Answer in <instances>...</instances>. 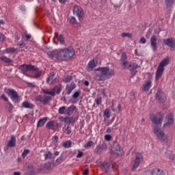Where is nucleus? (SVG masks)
Segmentation results:
<instances>
[{"instance_id": "nucleus-1", "label": "nucleus", "mask_w": 175, "mask_h": 175, "mask_svg": "<svg viewBox=\"0 0 175 175\" xmlns=\"http://www.w3.org/2000/svg\"><path fill=\"white\" fill-rule=\"evenodd\" d=\"M75 55V50L72 46L58 50L57 59L59 61H68Z\"/></svg>"}, {"instance_id": "nucleus-2", "label": "nucleus", "mask_w": 175, "mask_h": 175, "mask_svg": "<svg viewBox=\"0 0 175 175\" xmlns=\"http://www.w3.org/2000/svg\"><path fill=\"white\" fill-rule=\"evenodd\" d=\"M170 61V59L169 58V57H167L159 63L155 74V80L157 81H158V80H159L160 78L162 77V75H163V72L165 70V66H167V65H169Z\"/></svg>"}, {"instance_id": "nucleus-3", "label": "nucleus", "mask_w": 175, "mask_h": 175, "mask_svg": "<svg viewBox=\"0 0 175 175\" xmlns=\"http://www.w3.org/2000/svg\"><path fill=\"white\" fill-rule=\"evenodd\" d=\"M96 70L102 73L103 76L107 79H111L114 76V70L109 67H99Z\"/></svg>"}, {"instance_id": "nucleus-4", "label": "nucleus", "mask_w": 175, "mask_h": 175, "mask_svg": "<svg viewBox=\"0 0 175 175\" xmlns=\"http://www.w3.org/2000/svg\"><path fill=\"white\" fill-rule=\"evenodd\" d=\"M153 133L156 135L157 139L161 140V142H163L164 143H167L169 141L167 135L163 132L159 127L157 126L153 130Z\"/></svg>"}, {"instance_id": "nucleus-5", "label": "nucleus", "mask_w": 175, "mask_h": 175, "mask_svg": "<svg viewBox=\"0 0 175 175\" xmlns=\"http://www.w3.org/2000/svg\"><path fill=\"white\" fill-rule=\"evenodd\" d=\"M150 118L153 124H155L156 125H159V124H161L162 120H163V116H162L161 113H159L156 115L150 114Z\"/></svg>"}, {"instance_id": "nucleus-6", "label": "nucleus", "mask_w": 175, "mask_h": 175, "mask_svg": "<svg viewBox=\"0 0 175 175\" xmlns=\"http://www.w3.org/2000/svg\"><path fill=\"white\" fill-rule=\"evenodd\" d=\"M35 100L37 102H40L42 105H47V103L51 100V96L47 95H38L35 97Z\"/></svg>"}, {"instance_id": "nucleus-7", "label": "nucleus", "mask_w": 175, "mask_h": 175, "mask_svg": "<svg viewBox=\"0 0 175 175\" xmlns=\"http://www.w3.org/2000/svg\"><path fill=\"white\" fill-rule=\"evenodd\" d=\"M124 69H129L131 72H135L139 68V66L137 64L129 62H124L122 63Z\"/></svg>"}, {"instance_id": "nucleus-8", "label": "nucleus", "mask_w": 175, "mask_h": 175, "mask_svg": "<svg viewBox=\"0 0 175 175\" xmlns=\"http://www.w3.org/2000/svg\"><path fill=\"white\" fill-rule=\"evenodd\" d=\"M142 162H143V155H142V153L140 152H137L135 154V161L133 166V170H136Z\"/></svg>"}, {"instance_id": "nucleus-9", "label": "nucleus", "mask_w": 175, "mask_h": 175, "mask_svg": "<svg viewBox=\"0 0 175 175\" xmlns=\"http://www.w3.org/2000/svg\"><path fill=\"white\" fill-rule=\"evenodd\" d=\"M174 122V115L173 113H170L166 119V122L164 124V128H170Z\"/></svg>"}, {"instance_id": "nucleus-10", "label": "nucleus", "mask_w": 175, "mask_h": 175, "mask_svg": "<svg viewBox=\"0 0 175 175\" xmlns=\"http://www.w3.org/2000/svg\"><path fill=\"white\" fill-rule=\"evenodd\" d=\"M156 99H157V100L161 103L166 102V96L161 89H159L157 91L156 94Z\"/></svg>"}, {"instance_id": "nucleus-11", "label": "nucleus", "mask_w": 175, "mask_h": 175, "mask_svg": "<svg viewBox=\"0 0 175 175\" xmlns=\"http://www.w3.org/2000/svg\"><path fill=\"white\" fill-rule=\"evenodd\" d=\"M73 13L76 14L79 20H81V18H83V16H84V10H82L81 8L79 7V5L74 6Z\"/></svg>"}, {"instance_id": "nucleus-12", "label": "nucleus", "mask_w": 175, "mask_h": 175, "mask_svg": "<svg viewBox=\"0 0 175 175\" xmlns=\"http://www.w3.org/2000/svg\"><path fill=\"white\" fill-rule=\"evenodd\" d=\"M163 43L165 44V46L170 47V49H174L175 47V40L172 38L164 39Z\"/></svg>"}, {"instance_id": "nucleus-13", "label": "nucleus", "mask_w": 175, "mask_h": 175, "mask_svg": "<svg viewBox=\"0 0 175 175\" xmlns=\"http://www.w3.org/2000/svg\"><path fill=\"white\" fill-rule=\"evenodd\" d=\"M157 40H158V38L155 35L152 36V37L150 38V46L153 51H157V49L158 47L157 43Z\"/></svg>"}, {"instance_id": "nucleus-14", "label": "nucleus", "mask_w": 175, "mask_h": 175, "mask_svg": "<svg viewBox=\"0 0 175 175\" xmlns=\"http://www.w3.org/2000/svg\"><path fill=\"white\" fill-rule=\"evenodd\" d=\"M5 92L8 94V95L12 96L13 99H18L19 98L18 93H17V92L13 89H8Z\"/></svg>"}, {"instance_id": "nucleus-15", "label": "nucleus", "mask_w": 175, "mask_h": 175, "mask_svg": "<svg viewBox=\"0 0 175 175\" xmlns=\"http://www.w3.org/2000/svg\"><path fill=\"white\" fill-rule=\"evenodd\" d=\"M99 167L100 170L107 174L109 173V169H110V165H109V162L104 161L99 165Z\"/></svg>"}, {"instance_id": "nucleus-16", "label": "nucleus", "mask_w": 175, "mask_h": 175, "mask_svg": "<svg viewBox=\"0 0 175 175\" xmlns=\"http://www.w3.org/2000/svg\"><path fill=\"white\" fill-rule=\"evenodd\" d=\"M46 55L51 59H58V50L49 51L46 53Z\"/></svg>"}, {"instance_id": "nucleus-17", "label": "nucleus", "mask_w": 175, "mask_h": 175, "mask_svg": "<svg viewBox=\"0 0 175 175\" xmlns=\"http://www.w3.org/2000/svg\"><path fill=\"white\" fill-rule=\"evenodd\" d=\"M55 74L53 72L51 73L50 76L46 79L47 84L51 85V84H55V81H57V79L54 78Z\"/></svg>"}, {"instance_id": "nucleus-18", "label": "nucleus", "mask_w": 175, "mask_h": 175, "mask_svg": "<svg viewBox=\"0 0 175 175\" xmlns=\"http://www.w3.org/2000/svg\"><path fill=\"white\" fill-rule=\"evenodd\" d=\"M77 110V107L72 105L67 108V109L66 110V112L68 114V116H72L73 113H75V111H76Z\"/></svg>"}, {"instance_id": "nucleus-19", "label": "nucleus", "mask_w": 175, "mask_h": 175, "mask_svg": "<svg viewBox=\"0 0 175 175\" xmlns=\"http://www.w3.org/2000/svg\"><path fill=\"white\" fill-rule=\"evenodd\" d=\"M151 84H152V82L150 80L146 81L142 87L143 91H145L146 92H148L150 90V88H151Z\"/></svg>"}, {"instance_id": "nucleus-20", "label": "nucleus", "mask_w": 175, "mask_h": 175, "mask_svg": "<svg viewBox=\"0 0 175 175\" xmlns=\"http://www.w3.org/2000/svg\"><path fill=\"white\" fill-rule=\"evenodd\" d=\"M151 174L152 175H166V174H165V172H163V170H161L159 168H153L152 170Z\"/></svg>"}, {"instance_id": "nucleus-21", "label": "nucleus", "mask_w": 175, "mask_h": 175, "mask_svg": "<svg viewBox=\"0 0 175 175\" xmlns=\"http://www.w3.org/2000/svg\"><path fill=\"white\" fill-rule=\"evenodd\" d=\"M75 88H76V84L75 83L67 85L66 86V91L67 95H70V94L72 93V91H73Z\"/></svg>"}, {"instance_id": "nucleus-22", "label": "nucleus", "mask_w": 175, "mask_h": 175, "mask_svg": "<svg viewBox=\"0 0 175 175\" xmlns=\"http://www.w3.org/2000/svg\"><path fill=\"white\" fill-rule=\"evenodd\" d=\"M8 147H16V137L14 135L10 137V139L8 142Z\"/></svg>"}, {"instance_id": "nucleus-23", "label": "nucleus", "mask_w": 175, "mask_h": 175, "mask_svg": "<svg viewBox=\"0 0 175 175\" xmlns=\"http://www.w3.org/2000/svg\"><path fill=\"white\" fill-rule=\"evenodd\" d=\"M112 111L114 113H121L122 110L121 109V104L118 103L116 107V104L113 103L111 106Z\"/></svg>"}, {"instance_id": "nucleus-24", "label": "nucleus", "mask_w": 175, "mask_h": 175, "mask_svg": "<svg viewBox=\"0 0 175 175\" xmlns=\"http://www.w3.org/2000/svg\"><path fill=\"white\" fill-rule=\"evenodd\" d=\"M94 79L96 80V81H105V80H107L102 73L96 74L94 76Z\"/></svg>"}, {"instance_id": "nucleus-25", "label": "nucleus", "mask_w": 175, "mask_h": 175, "mask_svg": "<svg viewBox=\"0 0 175 175\" xmlns=\"http://www.w3.org/2000/svg\"><path fill=\"white\" fill-rule=\"evenodd\" d=\"M55 37L57 39L58 42H59L60 44H65V38H64L63 35L55 33Z\"/></svg>"}, {"instance_id": "nucleus-26", "label": "nucleus", "mask_w": 175, "mask_h": 175, "mask_svg": "<svg viewBox=\"0 0 175 175\" xmlns=\"http://www.w3.org/2000/svg\"><path fill=\"white\" fill-rule=\"evenodd\" d=\"M22 107L25 109H33V105L28 101H24L22 103Z\"/></svg>"}, {"instance_id": "nucleus-27", "label": "nucleus", "mask_w": 175, "mask_h": 175, "mask_svg": "<svg viewBox=\"0 0 175 175\" xmlns=\"http://www.w3.org/2000/svg\"><path fill=\"white\" fill-rule=\"evenodd\" d=\"M64 122H66L67 124H75L76 122V120H75V118L72 117H65L63 120Z\"/></svg>"}, {"instance_id": "nucleus-28", "label": "nucleus", "mask_w": 175, "mask_h": 175, "mask_svg": "<svg viewBox=\"0 0 175 175\" xmlns=\"http://www.w3.org/2000/svg\"><path fill=\"white\" fill-rule=\"evenodd\" d=\"M46 121H47V118H42L40 119L37 123V128H41V126H43V125L46 124Z\"/></svg>"}, {"instance_id": "nucleus-29", "label": "nucleus", "mask_w": 175, "mask_h": 175, "mask_svg": "<svg viewBox=\"0 0 175 175\" xmlns=\"http://www.w3.org/2000/svg\"><path fill=\"white\" fill-rule=\"evenodd\" d=\"M46 126L47 129H55V125L54 124V121L53 120L48 122L46 124Z\"/></svg>"}, {"instance_id": "nucleus-30", "label": "nucleus", "mask_w": 175, "mask_h": 175, "mask_svg": "<svg viewBox=\"0 0 175 175\" xmlns=\"http://www.w3.org/2000/svg\"><path fill=\"white\" fill-rule=\"evenodd\" d=\"M42 92L46 94V95H51V96H55V92H54V89H51V90H43Z\"/></svg>"}, {"instance_id": "nucleus-31", "label": "nucleus", "mask_w": 175, "mask_h": 175, "mask_svg": "<svg viewBox=\"0 0 175 175\" xmlns=\"http://www.w3.org/2000/svg\"><path fill=\"white\" fill-rule=\"evenodd\" d=\"M53 90H54L55 94V92L56 94H59L62 91V85H56L54 87Z\"/></svg>"}, {"instance_id": "nucleus-32", "label": "nucleus", "mask_w": 175, "mask_h": 175, "mask_svg": "<svg viewBox=\"0 0 175 175\" xmlns=\"http://www.w3.org/2000/svg\"><path fill=\"white\" fill-rule=\"evenodd\" d=\"M0 59H1V61H3V62H5V64H12V62H13L11 59H9L6 56H1L0 57Z\"/></svg>"}, {"instance_id": "nucleus-33", "label": "nucleus", "mask_w": 175, "mask_h": 175, "mask_svg": "<svg viewBox=\"0 0 175 175\" xmlns=\"http://www.w3.org/2000/svg\"><path fill=\"white\" fill-rule=\"evenodd\" d=\"M38 71V68L35 67V66H32L31 64L27 65V72H36Z\"/></svg>"}, {"instance_id": "nucleus-34", "label": "nucleus", "mask_w": 175, "mask_h": 175, "mask_svg": "<svg viewBox=\"0 0 175 175\" xmlns=\"http://www.w3.org/2000/svg\"><path fill=\"white\" fill-rule=\"evenodd\" d=\"M88 66L90 69H94L95 66H96V64L95 63V60H90L88 64Z\"/></svg>"}, {"instance_id": "nucleus-35", "label": "nucleus", "mask_w": 175, "mask_h": 175, "mask_svg": "<svg viewBox=\"0 0 175 175\" xmlns=\"http://www.w3.org/2000/svg\"><path fill=\"white\" fill-rule=\"evenodd\" d=\"M175 0H165V5L167 8H172L173 3H174Z\"/></svg>"}, {"instance_id": "nucleus-36", "label": "nucleus", "mask_w": 175, "mask_h": 175, "mask_svg": "<svg viewBox=\"0 0 175 175\" xmlns=\"http://www.w3.org/2000/svg\"><path fill=\"white\" fill-rule=\"evenodd\" d=\"M19 69H21L23 73H25V72H28L27 64H23L20 66Z\"/></svg>"}, {"instance_id": "nucleus-37", "label": "nucleus", "mask_w": 175, "mask_h": 175, "mask_svg": "<svg viewBox=\"0 0 175 175\" xmlns=\"http://www.w3.org/2000/svg\"><path fill=\"white\" fill-rule=\"evenodd\" d=\"M16 51H17V49L14 48H8L6 49L7 54H13V53H16Z\"/></svg>"}, {"instance_id": "nucleus-38", "label": "nucleus", "mask_w": 175, "mask_h": 175, "mask_svg": "<svg viewBox=\"0 0 175 175\" xmlns=\"http://www.w3.org/2000/svg\"><path fill=\"white\" fill-rule=\"evenodd\" d=\"M72 146V142L70 141H66L63 144V146L64 148H70V147Z\"/></svg>"}, {"instance_id": "nucleus-39", "label": "nucleus", "mask_w": 175, "mask_h": 175, "mask_svg": "<svg viewBox=\"0 0 175 175\" xmlns=\"http://www.w3.org/2000/svg\"><path fill=\"white\" fill-rule=\"evenodd\" d=\"M65 110H66V107L63 106L59 107L58 109L59 114H65Z\"/></svg>"}, {"instance_id": "nucleus-40", "label": "nucleus", "mask_w": 175, "mask_h": 175, "mask_svg": "<svg viewBox=\"0 0 175 175\" xmlns=\"http://www.w3.org/2000/svg\"><path fill=\"white\" fill-rule=\"evenodd\" d=\"M58 136L55 135L52 137V142H53V144H54L55 146H57V143H58Z\"/></svg>"}, {"instance_id": "nucleus-41", "label": "nucleus", "mask_w": 175, "mask_h": 175, "mask_svg": "<svg viewBox=\"0 0 175 175\" xmlns=\"http://www.w3.org/2000/svg\"><path fill=\"white\" fill-rule=\"evenodd\" d=\"M104 116H105L106 118H110V109H106L104 111Z\"/></svg>"}, {"instance_id": "nucleus-42", "label": "nucleus", "mask_w": 175, "mask_h": 175, "mask_svg": "<svg viewBox=\"0 0 175 175\" xmlns=\"http://www.w3.org/2000/svg\"><path fill=\"white\" fill-rule=\"evenodd\" d=\"M97 106L102 105V97H97L95 100Z\"/></svg>"}, {"instance_id": "nucleus-43", "label": "nucleus", "mask_w": 175, "mask_h": 175, "mask_svg": "<svg viewBox=\"0 0 175 175\" xmlns=\"http://www.w3.org/2000/svg\"><path fill=\"white\" fill-rule=\"evenodd\" d=\"M122 38H132V33H122Z\"/></svg>"}, {"instance_id": "nucleus-44", "label": "nucleus", "mask_w": 175, "mask_h": 175, "mask_svg": "<svg viewBox=\"0 0 175 175\" xmlns=\"http://www.w3.org/2000/svg\"><path fill=\"white\" fill-rule=\"evenodd\" d=\"M28 154H29V149L24 150L23 152H22L23 158H25V157H27Z\"/></svg>"}, {"instance_id": "nucleus-45", "label": "nucleus", "mask_w": 175, "mask_h": 175, "mask_svg": "<svg viewBox=\"0 0 175 175\" xmlns=\"http://www.w3.org/2000/svg\"><path fill=\"white\" fill-rule=\"evenodd\" d=\"M73 77L71 75L67 76L65 79L64 81L65 83H70V81H72Z\"/></svg>"}, {"instance_id": "nucleus-46", "label": "nucleus", "mask_w": 175, "mask_h": 175, "mask_svg": "<svg viewBox=\"0 0 175 175\" xmlns=\"http://www.w3.org/2000/svg\"><path fill=\"white\" fill-rule=\"evenodd\" d=\"M42 76V72H36L33 76L31 77L32 79H39Z\"/></svg>"}, {"instance_id": "nucleus-47", "label": "nucleus", "mask_w": 175, "mask_h": 175, "mask_svg": "<svg viewBox=\"0 0 175 175\" xmlns=\"http://www.w3.org/2000/svg\"><path fill=\"white\" fill-rule=\"evenodd\" d=\"M69 23H70L71 24H76V18H75L74 16H70L68 18Z\"/></svg>"}, {"instance_id": "nucleus-48", "label": "nucleus", "mask_w": 175, "mask_h": 175, "mask_svg": "<svg viewBox=\"0 0 175 175\" xmlns=\"http://www.w3.org/2000/svg\"><path fill=\"white\" fill-rule=\"evenodd\" d=\"M51 157H53V154H51L50 152H48L44 154L45 159H51Z\"/></svg>"}, {"instance_id": "nucleus-49", "label": "nucleus", "mask_w": 175, "mask_h": 175, "mask_svg": "<svg viewBox=\"0 0 175 175\" xmlns=\"http://www.w3.org/2000/svg\"><path fill=\"white\" fill-rule=\"evenodd\" d=\"M6 109H8V110H9V111H12V110H13V109H14V107H13V105H12L11 103H8L6 105Z\"/></svg>"}, {"instance_id": "nucleus-50", "label": "nucleus", "mask_w": 175, "mask_h": 175, "mask_svg": "<svg viewBox=\"0 0 175 175\" xmlns=\"http://www.w3.org/2000/svg\"><path fill=\"white\" fill-rule=\"evenodd\" d=\"M79 96H80V92H75L72 95L73 99H77Z\"/></svg>"}, {"instance_id": "nucleus-51", "label": "nucleus", "mask_w": 175, "mask_h": 175, "mask_svg": "<svg viewBox=\"0 0 175 175\" xmlns=\"http://www.w3.org/2000/svg\"><path fill=\"white\" fill-rule=\"evenodd\" d=\"M94 145V142L92 141H89L85 146L84 147L85 148H88V147H91Z\"/></svg>"}, {"instance_id": "nucleus-52", "label": "nucleus", "mask_w": 175, "mask_h": 175, "mask_svg": "<svg viewBox=\"0 0 175 175\" xmlns=\"http://www.w3.org/2000/svg\"><path fill=\"white\" fill-rule=\"evenodd\" d=\"M100 148H101V150L106 151V150H107V145L106 144V143H103L100 146Z\"/></svg>"}, {"instance_id": "nucleus-53", "label": "nucleus", "mask_w": 175, "mask_h": 175, "mask_svg": "<svg viewBox=\"0 0 175 175\" xmlns=\"http://www.w3.org/2000/svg\"><path fill=\"white\" fill-rule=\"evenodd\" d=\"M105 139L107 140V142H110L111 140V135L109 134L105 135Z\"/></svg>"}, {"instance_id": "nucleus-54", "label": "nucleus", "mask_w": 175, "mask_h": 175, "mask_svg": "<svg viewBox=\"0 0 175 175\" xmlns=\"http://www.w3.org/2000/svg\"><path fill=\"white\" fill-rule=\"evenodd\" d=\"M18 45L19 46L20 49H24V47H25V42L21 41Z\"/></svg>"}, {"instance_id": "nucleus-55", "label": "nucleus", "mask_w": 175, "mask_h": 175, "mask_svg": "<svg viewBox=\"0 0 175 175\" xmlns=\"http://www.w3.org/2000/svg\"><path fill=\"white\" fill-rule=\"evenodd\" d=\"M147 42V40H146V38H144V37H142L139 40V43H142V44H146Z\"/></svg>"}, {"instance_id": "nucleus-56", "label": "nucleus", "mask_w": 175, "mask_h": 175, "mask_svg": "<svg viewBox=\"0 0 175 175\" xmlns=\"http://www.w3.org/2000/svg\"><path fill=\"white\" fill-rule=\"evenodd\" d=\"M121 59L122 62H126V55L123 53L122 55Z\"/></svg>"}, {"instance_id": "nucleus-57", "label": "nucleus", "mask_w": 175, "mask_h": 175, "mask_svg": "<svg viewBox=\"0 0 175 175\" xmlns=\"http://www.w3.org/2000/svg\"><path fill=\"white\" fill-rule=\"evenodd\" d=\"M116 151L117 154H120V152H121L122 149H121V147H120V145H118L116 146Z\"/></svg>"}, {"instance_id": "nucleus-58", "label": "nucleus", "mask_w": 175, "mask_h": 175, "mask_svg": "<svg viewBox=\"0 0 175 175\" xmlns=\"http://www.w3.org/2000/svg\"><path fill=\"white\" fill-rule=\"evenodd\" d=\"M66 131L67 135H70V133H72V128L68 126L66 128Z\"/></svg>"}, {"instance_id": "nucleus-59", "label": "nucleus", "mask_w": 175, "mask_h": 175, "mask_svg": "<svg viewBox=\"0 0 175 175\" xmlns=\"http://www.w3.org/2000/svg\"><path fill=\"white\" fill-rule=\"evenodd\" d=\"M62 157H59L56 159V163H57V165H59L60 163H62Z\"/></svg>"}, {"instance_id": "nucleus-60", "label": "nucleus", "mask_w": 175, "mask_h": 175, "mask_svg": "<svg viewBox=\"0 0 175 175\" xmlns=\"http://www.w3.org/2000/svg\"><path fill=\"white\" fill-rule=\"evenodd\" d=\"M83 155H84V152L79 151V152L77 155V158H81L83 157Z\"/></svg>"}, {"instance_id": "nucleus-61", "label": "nucleus", "mask_w": 175, "mask_h": 175, "mask_svg": "<svg viewBox=\"0 0 175 175\" xmlns=\"http://www.w3.org/2000/svg\"><path fill=\"white\" fill-rule=\"evenodd\" d=\"M1 98L3 99V100H5V102H9V99L8 98V97H6V96H5V94L1 95Z\"/></svg>"}, {"instance_id": "nucleus-62", "label": "nucleus", "mask_w": 175, "mask_h": 175, "mask_svg": "<svg viewBox=\"0 0 175 175\" xmlns=\"http://www.w3.org/2000/svg\"><path fill=\"white\" fill-rule=\"evenodd\" d=\"M5 39V35L3 33H0V42H3Z\"/></svg>"}, {"instance_id": "nucleus-63", "label": "nucleus", "mask_w": 175, "mask_h": 175, "mask_svg": "<svg viewBox=\"0 0 175 175\" xmlns=\"http://www.w3.org/2000/svg\"><path fill=\"white\" fill-rule=\"evenodd\" d=\"M25 38H26V40H29V39H31V34L25 33Z\"/></svg>"}, {"instance_id": "nucleus-64", "label": "nucleus", "mask_w": 175, "mask_h": 175, "mask_svg": "<svg viewBox=\"0 0 175 175\" xmlns=\"http://www.w3.org/2000/svg\"><path fill=\"white\" fill-rule=\"evenodd\" d=\"M88 173H90V170H88V168H86L83 172V175H88Z\"/></svg>"}]
</instances>
